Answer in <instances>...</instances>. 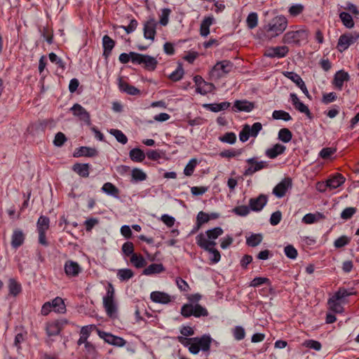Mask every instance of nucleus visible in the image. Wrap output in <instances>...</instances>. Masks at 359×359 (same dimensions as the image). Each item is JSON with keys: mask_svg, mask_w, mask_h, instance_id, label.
<instances>
[{"mask_svg": "<svg viewBox=\"0 0 359 359\" xmlns=\"http://www.w3.org/2000/svg\"><path fill=\"white\" fill-rule=\"evenodd\" d=\"M210 217L208 214L201 211L198 213L196 217V230H198L203 224L209 222Z\"/></svg>", "mask_w": 359, "mask_h": 359, "instance_id": "49", "label": "nucleus"}, {"mask_svg": "<svg viewBox=\"0 0 359 359\" xmlns=\"http://www.w3.org/2000/svg\"><path fill=\"white\" fill-rule=\"evenodd\" d=\"M263 284L270 285L271 281L269 278L264 277H256L250 283V287H257Z\"/></svg>", "mask_w": 359, "mask_h": 359, "instance_id": "60", "label": "nucleus"}, {"mask_svg": "<svg viewBox=\"0 0 359 359\" xmlns=\"http://www.w3.org/2000/svg\"><path fill=\"white\" fill-rule=\"evenodd\" d=\"M284 75L291 81H292L299 88L303 85L304 81L300 76L293 72H285Z\"/></svg>", "mask_w": 359, "mask_h": 359, "instance_id": "51", "label": "nucleus"}, {"mask_svg": "<svg viewBox=\"0 0 359 359\" xmlns=\"http://www.w3.org/2000/svg\"><path fill=\"white\" fill-rule=\"evenodd\" d=\"M85 348V352L88 357L91 358H95L97 356V351L95 345L92 343H86Z\"/></svg>", "mask_w": 359, "mask_h": 359, "instance_id": "59", "label": "nucleus"}, {"mask_svg": "<svg viewBox=\"0 0 359 359\" xmlns=\"http://www.w3.org/2000/svg\"><path fill=\"white\" fill-rule=\"evenodd\" d=\"M306 37L307 33L305 30L289 31L284 34L283 42L287 44H297L300 41L304 40Z\"/></svg>", "mask_w": 359, "mask_h": 359, "instance_id": "8", "label": "nucleus"}, {"mask_svg": "<svg viewBox=\"0 0 359 359\" xmlns=\"http://www.w3.org/2000/svg\"><path fill=\"white\" fill-rule=\"evenodd\" d=\"M272 117L273 119L279 120L282 119L285 121H290L292 119L291 116L287 111L283 110H275L272 114Z\"/></svg>", "mask_w": 359, "mask_h": 359, "instance_id": "50", "label": "nucleus"}, {"mask_svg": "<svg viewBox=\"0 0 359 359\" xmlns=\"http://www.w3.org/2000/svg\"><path fill=\"white\" fill-rule=\"evenodd\" d=\"M212 17H205L201 23L200 34L202 36H207L210 33V26L213 23Z\"/></svg>", "mask_w": 359, "mask_h": 359, "instance_id": "30", "label": "nucleus"}, {"mask_svg": "<svg viewBox=\"0 0 359 359\" xmlns=\"http://www.w3.org/2000/svg\"><path fill=\"white\" fill-rule=\"evenodd\" d=\"M278 138L281 142L287 143L291 141L292 133L288 128H283L278 131Z\"/></svg>", "mask_w": 359, "mask_h": 359, "instance_id": "40", "label": "nucleus"}, {"mask_svg": "<svg viewBox=\"0 0 359 359\" xmlns=\"http://www.w3.org/2000/svg\"><path fill=\"white\" fill-rule=\"evenodd\" d=\"M344 182L345 177L341 174L337 173L326 181V186L330 189H334L340 187Z\"/></svg>", "mask_w": 359, "mask_h": 359, "instance_id": "26", "label": "nucleus"}, {"mask_svg": "<svg viewBox=\"0 0 359 359\" xmlns=\"http://www.w3.org/2000/svg\"><path fill=\"white\" fill-rule=\"evenodd\" d=\"M350 80V76L344 70H339L334 76L332 84L334 87L341 90H342L344 83Z\"/></svg>", "mask_w": 359, "mask_h": 359, "instance_id": "17", "label": "nucleus"}, {"mask_svg": "<svg viewBox=\"0 0 359 359\" xmlns=\"http://www.w3.org/2000/svg\"><path fill=\"white\" fill-rule=\"evenodd\" d=\"M98 335L104 340L105 342L118 347H123L126 345V341L122 337L113 335L104 331L97 330Z\"/></svg>", "mask_w": 359, "mask_h": 359, "instance_id": "10", "label": "nucleus"}, {"mask_svg": "<svg viewBox=\"0 0 359 359\" xmlns=\"http://www.w3.org/2000/svg\"><path fill=\"white\" fill-rule=\"evenodd\" d=\"M233 108H236L238 111L250 112L255 108V104L246 100H236Z\"/></svg>", "mask_w": 359, "mask_h": 359, "instance_id": "21", "label": "nucleus"}, {"mask_svg": "<svg viewBox=\"0 0 359 359\" xmlns=\"http://www.w3.org/2000/svg\"><path fill=\"white\" fill-rule=\"evenodd\" d=\"M157 22L154 18H150L144 22L143 32L146 39L154 41L156 34Z\"/></svg>", "mask_w": 359, "mask_h": 359, "instance_id": "9", "label": "nucleus"}, {"mask_svg": "<svg viewBox=\"0 0 359 359\" xmlns=\"http://www.w3.org/2000/svg\"><path fill=\"white\" fill-rule=\"evenodd\" d=\"M224 233L223 229L219 227H215L213 229H209L205 231V236L208 238H206L208 241H215V239H217L219 236L222 235Z\"/></svg>", "mask_w": 359, "mask_h": 359, "instance_id": "38", "label": "nucleus"}, {"mask_svg": "<svg viewBox=\"0 0 359 359\" xmlns=\"http://www.w3.org/2000/svg\"><path fill=\"white\" fill-rule=\"evenodd\" d=\"M131 175L132 180L134 182H142L147 179L146 173L137 168L132 170Z\"/></svg>", "mask_w": 359, "mask_h": 359, "instance_id": "48", "label": "nucleus"}, {"mask_svg": "<svg viewBox=\"0 0 359 359\" xmlns=\"http://www.w3.org/2000/svg\"><path fill=\"white\" fill-rule=\"evenodd\" d=\"M355 41V39L351 34H342L338 40L337 48L339 52L342 53L353 43Z\"/></svg>", "mask_w": 359, "mask_h": 359, "instance_id": "19", "label": "nucleus"}, {"mask_svg": "<svg viewBox=\"0 0 359 359\" xmlns=\"http://www.w3.org/2000/svg\"><path fill=\"white\" fill-rule=\"evenodd\" d=\"M150 298L154 302L163 304H168L171 301L168 294L159 291L152 292L150 294Z\"/></svg>", "mask_w": 359, "mask_h": 359, "instance_id": "25", "label": "nucleus"}, {"mask_svg": "<svg viewBox=\"0 0 359 359\" xmlns=\"http://www.w3.org/2000/svg\"><path fill=\"white\" fill-rule=\"evenodd\" d=\"M262 130V125L259 122L253 123L252 126L245 124L239 133V139L242 142H245L250 137H256Z\"/></svg>", "mask_w": 359, "mask_h": 359, "instance_id": "5", "label": "nucleus"}, {"mask_svg": "<svg viewBox=\"0 0 359 359\" xmlns=\"http://www.w3.org/2000/svg\"><path fill=\"white\" fill-rule=\"evenodd\" d=\"M25 241V234L20 229H15L11 236V245L13 248H18Z\"/></svg>", "mask_w": 359, "mask_h": 359, "instance_id": "27", "label": "nucleus"}, {"mask_svg": "<svg viewBox=\"0 0 359 359\" xmlns=\"http://www.w3.org/2000/svg\"><path fill=\"white\" fill-rule=\"evenodd\" d=\"M90 165L88 163H75L72 167V170L82 177H88L89 176Z\"/></svg>", "mask_w": 359, "mask_h": 359, "instance_id": "29", "label": "nucleus"}, {"mask_svg": "<svg viewBox=\"0 0 359 359\" xmlns=\"http://www.w3.org/2000/svg\"><path fill=\"white\" fill-rule=\"evenodd\" d=\"M194 305L192 304H185L181 308V314L184 318H189L194 316Z\"/></svg>", "mask_w": 359, "mask_h": 359, "instance_id": "54", "label": "nucleus"}, {"mask_svg": "<svg viewBox=\"0 0 359 359\" xmlns=\"http://www.w3.org/2000/svg\"><path fill=\"white\" fill-rule=\"evenodd\" d=\"M287 26V20L283 15H278L264 27L266 35L269 38L276 37L281 34Z\"/></svg>", "mask_w": 359, "mask_h": 359, "instance_id": "2", "label": "nucleus"}, {"mask_svg": "<svg viewBox=\"0 0 359 359\" xmlns=\"http://www.w3.org/2000/svg\"><path fill=\"white\" fill-rule=\"evenodd\" d=\"M98 155V151L95 148L88 147H80L77 148L74 154V157L86 156L94 157Z\"/></svg>", "mask_w": 359, "mask_h": 359, "instance_id": "24", "label": "nucleus"}, {"mask_svg": "<svg viewBox=\"0 0 359 359\" xmlns=\"http://www.w3.org/2000/svg\"><path fill=\"white\" fill-rule=\"evenodd\" d=\"M288 52L289 48L285 46H276L268 48L266 50L264 55L270 58H281L285 57Z\"/></svg>", "mask_w": 359, "mask_h": 359, "instance_id": "14", "label": "nucleus"}, {"mask_svg": "<svg viewBox=\"0 0 359 359\" xmlns=\"http://www.w3.org/2000/svg\"><path fill=\"white\" fill-rule=\"evenodd\" d=\"M53 309L57 313H64L65 311V305L64 301L60 297L55 298L50 302Z\"/></svg>", "mask_w": 359, "mask_h": 359, "instance_id": "41", "label": "nucleus"}, {"mask_svg": "<svg viewBox=\"0 0 359 359\" xmlns=\"http://www.w3.org/2000/svg\"><path fill=\"white\" fill-rule=\"evenodd\" d=\"M102 191L114 198L119 197V189L111 182L104 183L102 187Z\"/></svg>", "mask_w": 359, "mask_h": 359, "instance_id": "31", "label": "nucleus"}, {"mask_svg": "<svg viewBox=\"0 0 359 359\" xmlns=\"http://www.w3.org/2000/svg\"><path fill=\"white\" fill-rule=\"evenodd\" d=\"M339 18L343 25L347 28H352L354 26V22L352 16L346 12H341L339 15Z\"/></svg>", "mask_w": 359, "mask_h": 359, "instance_id": "45", "label": "nucleus"}, {"mask_svg": "<svg viewBox=\"0 0 359 359\" xmlns=\"http://www.w3.org/2000/svg\"><path fill=\"white\" fill-rule=\"evenodd\" d=\"M196 244L204 250L208 252L212 255V257L210 258V261L216 264L219 262L221 255L219 252L214 248L216 245L215 241H208L206 239L205 236L201 233L196 237Z\"/></svg>", "mask_w": 359, "mask_h": 359, "instance_id": "3", "label": "nucleus"}, {"mask_svg": "<svg viewBox=\"0 0 359 359\" xmlns=\"http://www.w3.org/2000/svg\"><path fill=\"white\" fill-rule=\"evenodd\" d=\"M103 305L109 317H113L116 313V306L114 299H103Z\"/></svg>", "mask_w": 359, "mask_h": 359, "instance_id": "36", "label": "nucleus"}, {"mask_svg": "<svg viewBox=\"0 0 359 359\" xmlns=\"http://www.w3.org/2000/svg\"><path fill=\"white\" fill-rule=\"evenodd\" d=\"M197 163L198 162L196 158H191L184 168V174L186 176H191L193 174L196 166L197 165Z\"/></svg>", "mask_w": 359, "mask_h": 359, "instance_id": "56", "label": "nucleus"}, {"mask_svg": "<svg viewBox=\"0 0 359 359\" xmlns=\"http://www.w3.org/2000/svg\"><path fill=\"white\" fill-rule=\"evenodd\" d=\"M136 55H137V53L136 52H130L129 53H123L119 55L118 60L122 64H126L129 61H131V62L134 65L136 64L135 58Z\"/></svg>", "mask_w": 359, "mask_h": 359, "instance_id": "39", "label": "nucleus"}, {"mask_svg": "<svg viewBox=\"0 0 359 359\" xmlns=\"http://www.w3.org/2000/svg\"><path fill=\"white\" fill-rule=\"evenodd\" d=\"M357 208L353 207L346 208L341 212L340 217L344 220H348L352 218V217L356 213Z\"/></svg>", "mask_w": 359, "mask_h": 359, "instance_id": "52", "label": "nucleus"}, {"mask_svg": "<svg viewBox=\"0 0 359 359\" xmlns=\"http://www.w3.org/2000/svg\"><path fill=\"white\" fill-rule=\"evenodd\" d=\"M247 26L249 29H252L257 26L258 15L255 12L250 13L246 19Z\"/></svg>", "mask_w": 359, "mask_h": 359, "instance_id": "47", "label": "nucleus"}, {"mask_svg": "<svg viewBox=\"0 0 359 359\" xmlns=\"http://www.w3.org/2000/svg\"><path fill=\"white\" fill-rule=\"evenodd\" d=\"M50 226V219L46 216L41 215L38 219L36 223L37 231L38 232H46Z\"/></svg>", "mask_w": 359, "mask_h": 359, "instance_id": "34", "label": "nucleus"}, {"mask_svg": "<svg viewBox=\"0 0 359 359\" xmlns=\"http://www.w3.org/2000/svg\"><path fill=\"white\" fill-rule=\"evenodd\" d=\"M351 241V238L346 236H341L336 239L334 245L336 248H341L348 245Z\"/></svg>", "mask_w": 359, "mask_h": 359, "instance_id": "64", "label": "nucleus"}, {"mask_svg": "<svg viewBox=\"0 0 359 359\" xmlns=\"http://www.w3.org/2000/svg\"><path fill=\"white\" fill-rule=\"evenodd\" d=\"M208 316V311L205 308L203 307L201 304H194V316L196 318H200V317H206Z\"/></svg>", "mask_w": 359, "mask_h": 359, "instance_id": "53", "label": "nucleus"}, {"mask_svg": "<svg viewBox=\"0 0 359 359\" xmlns=\"http://www.w3.org/2000/svg\"><path fill=\"white\" fill-rule=\"evenodd\" d=\"M165 271V268L163 265V264H151L146 267L143 271L142 274L145 276H151L154 274H158Z\"/></svg>", "mask_w": 359, "mask_h": 359, "instance_id": "28", "label": "nucleus"}, {"mask_svg": "<svg viewBox=\"0 0 359 359\" xmlns=\"http://www.w3.org/2000/svg\"><path fill=\"white\" fill-rule=\"evenodd\" d=\"M9 294L15 297L21 292V285L15 279L11 278L8 284Z\"/></svg>", "mask_w": 359, "mask_h": 359, "instance_id": "44", "label": "nucleus"}, {"mask_svg": "<svg viewBox=\"0 0 359 359\" xmlns=\"http://www.w3.org/2000/svg\"><path fill=\"white\" fill-rule=\"evenodd\" d=\"M233 68V63L229 60L218 62L213 67L211 75L217 79L224 76L229 73Z\"/></svg>", "mask_w": 359, "mask_h": 359, "instance_id": "7", "label": "nucleus"}, {"mask_svg": "<svg viewBox=\"0 0 359 359\" xmlns=\"http://www.w3.org/2000/svg\"><path fill=\"white\" fill-rule=\"evenodd\" d=\"M292 180L290 177L284 178L273 189V194L278 198L283 197L287 190L292 187Z\"/></svg>", "mask_w": 359, "mask_h": 359, "instance_id": "12", "label": "nucleus"}, {"mask_svg": "<svg viewBox=\"0 0 359 359\" xmlns=\"http://www.w3.org/2000/svg\"><path fill=\"white\" fill-rule=\"evenodd\" d=\"M268 201L267 196L260 194L257 198H252L249 201V206L250 210L255 212L260 211L266 205Z\"/></svg>", "mask_w": 359, "mask_h": 359, "instance_id": "15", "label": "nucleus"}, {"mask_svg": "<svg viewBox=\"0 0 359 359\" xmlns=\"http://www.w3.org/2000/svg\"><path fill=\"white\" fill-rule=\"evenodd\" d=\"M66 275L69 277H76L81 272V267L74 261L67 260L64 266Z\"/></svg>", "mask_w": 359, "mask_h": 359, "instance_id": "16", "label": "nucleus"}, {"mask_svg": "<svg viewBox=\"0 0 359 359\" xmlns=\"http://www.w3.org/2000/svg\"><path fill=\"white\" fill-rule=\"evenodd\" d=\"M115 46V41L108 35L102 37L103 56L107 59Z\"/></svg>", "mask_w": 359, "mask_h": 359, "instance_id": "22", "label": "nucleus"}, {"mask_svg": "<svg viewBox=\"0 0 359 359\" xmlns=\"http://www.w3.org/2000/svg\"><path fill=\"white\" fill-rule=\"evenodd\" d=\"M130 261L137 269L143 268L147 265V261L142 255L135 253L130 257Z\"/></svg>", "mask_w": 359, "mask_h": 359, "instance_id": "32", "label": "nucleus"}, {"mask_svg": "<svg viewBox=\"0 0 359 359\" xmlns=\"http://www.w3.org/2000/svg\"><path fill=\"white\" fill-rule=\"evenodd\" d=\"M122 252L124 254L125 256H132V255H134V245L132 242L128 241L123 243L122 245Z\"/></svg>", "mask_w": 359, "mask_h": 359, "instance_id": "63", "label": "nucleus"}, {"mask_svg": "<svg viewBox=\"0 0 359 359\" xmlns=\"http://www.w3.org/2000/svg\"><path fill=\"white\" fill-rule=\"evenodd\" d=\"M72 114L79 118L81 121H84L88 126H91L90 114L79 104H74L70 109Z\"/></svg>", "mask_w": 359, "mask_h": 359, "instance_id": "13", "label": "nucleus"}, {"mask_svg": "<svg viewBox=\"0 0 359 359\" xmlns=\"http://www.w3.org/2000/svg\"><path fill=\"white\" fill-rule=\"evenodd\" d=\"M229 102H223L221 103L208 104L205 105V108L213 112H219L225 110L230 107Z\"/></svg>", "mask_w": 359, "mask_h": 359, "instance_id": "35", "label": "nucleus"}, {"mask_svg": "<svg viewBox=\"0 0 359 359\" xmlns=\"http://www.w3.org/2000/svg\"><path fill=\"white\" fill-rule=\"evenodd\" d=\"M286 150V147L277 143L272 147L269 148L265 151V155L269 158H275L278 156L283 154Z\"/></svg>", "mask_w": 359, "mask_h": 359, "instance_id": "23", "label": "nucleus"}, {"mask_svg": "<svg viewBox=\"0 0 359 359\" xmlns=\"http://www.w3.org/2000/svg\"><path fill=\"white\" fill-rule=\"evenodd\" d=\"M355 292H349L345 287H339V290L327 301L329 309L336 313H341L344 311L343 304L348 302L346 297L354 294Z\"/></svg>", "mask_w": 359, "mask_h": 359, "instance_id": "1", "label": "nucleus"}, {"mask_svg": "<svg viewBox=\"0 0 359 359\" xmlns=\"http://www.w3.org/2000/svg\"><path fill=\"white\" fill-rule=\"evenodd\" d=\"M284 252L286 257L291 259L297 258L298 252L296 248L292 245H287L284 248Z\"/></svg>", "mask_w": 359, "mask_h": 359, "instance_id": "58", "label": "nucleus"}, {"mask_svg": "<svg viewBox=\"0 0 359 359\" xmlns=\"http://www.w3.org/2000/svg\"><path fill=\"white\" fill-rule=\"evenodd\" d=\"M46 333L49 337L56 336L61 331V325L59 322L49 323L46 325Z\"/></svg>", "mask_w": 359, "mask_h": 359, "instance_id": "33", "label": "nucleus"}, {"mask_svg": "<svg viewBox=\"0 0 359 359\" xmlns=\"http://www.w3.org/2000/svg\"><path fill=\"white\" fill-rule=\"evenodd\" d=\"M109 133L113 135L118 142L123 144H126L128 142V137L121 130L112 128L109 130Z\"/></svg>", "mask_w": 359, "mask_h": 359, "instance_id": "42", "label": "nucleus"}, {"mask_svg": "<svg viewBox=\"0 0 359 359\" xmlns=\"http://www.w3.org/2000/svg\"><path fill=\"white\" fill-rule=\"evenodd\" d=\"M117 276L121 281H127L134 276V273L130 269H121L118 271Z\"/></svg>", "mask_w": 359, "mask_h": 359, "instance_id": "43", "label": "nucleus"}, {"mask_svg": "<svg viewBox=\"0 0 359 359\" xmlns=\"http://www.w3.org/2000/svg\"><path fill=\"white\" fill-rule=\"evenodd\" d=\"M248 164L251 166L248 168L243 172L245 176H249L253 175L257 171H259L268 166V163L266 161H257L255 158H250L246 160Z\"/></svg>", "mask_w": 359, "mask_h": 359, "instance_id": "11", "label": "nucleus"}, {"mask_svg": "<svg viewBox=\"0 0 359 359\" xmlns=\"http://www.w3.org/2000/svg\"><path fill=\"white\" fill-rule=\"evenodd\" d=\"M135 65H142L143 68L147 71L153 72L156 69L158 60L154 57L149 55H143L137 53L136 55Z\"/></svg>", "mask_w": 359, "mask_h": 359, "instance_id": "6", "label": "nucleus"}, {"mask_svg": "<svg viewBox=\"0 0 359 359\" xmlns=\"http://www.w3.org/2000/svg\"><path fill=\"white\" fill-rule=\"evenodd\" d=\"M130 158L135 162H142L145 158V154L138 148L133 149L129 152Z\"/></svg>", "mask_w": 359, "mask_h": 359, "instance_id": "37", "label": "nucleus"}, {"mask_svg": "<svg viewBox=\"0 0 359 359\" xmlns=\"http://www.w3.org/2000/svg\"><path fill=\"white\" fill-rule=\"evenodd\" d=\"M118 88L122 92H124L130 95H137L140 94V90L136 87L130 85L128 82L124 81L121 77L118 78Z\"/></svg>", "mask_w": 359, "mask_h": 359, "instance_id": "20", "label": "nucleus"}, {"mask_svg": "<svg viewBox=\"0 0 359 359\" xmlns=\"http://www.w3.org/2000/svg\"><path fill=\"white\" fill-rule=\"evenodd\" d=\"M232 332L234 339L237 341H241L245 337V329L241 326H236Z\"/></svg>", "mask_w": 359, "mask_h": 359, "instance_id": "61", "label": "nucleus"}, {"mask_svg": "<svg viewBox=\"0 0 359 359\" xmlns=\"http://www.w3.org/2000/svg\"><path fill=\"white\" fill-rule=\"evenodd\" d=\"M250 210L247 205H238L235 207L232 212L238 216L245 217L250 213Z\"/></svg>", "mask_w": 359, "mask_h": 359, "instance_id": "62", "label": "nucleus"}, {"mask_svg": "<svg viewBox=\"0 0 359 359\" xmlns=\"http://www.w3.org/2000/svg\"><path fill=\"white\" fill-rule=\"evenodd\" d=\"M212 339L209 334H203L201 337H193V343L189 346V351L191 353L196 355L200 351L209 352Z\"/></svg>", "mask_w": 359, "mask_h": 359, "instance_id": "4", "label": "nucleus"}, {"mask_svg": "<svg viewBox=\"0 0 359 359\" xmlns=\"http://www.w3.org/2000/svg\"><path fill=\"white\" fill-rule=\"evenodd\" d=\"M183 75L184 69L182 66L179 65L177 69L170 74L169 79L172 81H178L182 78Z\"/></svg>", "mask_w": 359, "mask_h": 359, "instance_id": "55", "label": "nucleus"}, {"mask_svg": "<svg viewBox=\"0 0 359 359\" xmlns=\"http://www.w3.org/2000/svg\"><path fill=\"white\" fill-rule=\"evenodd\" d=\"M262 236L260 233L252 234L250 237L246 239V244L250 247H256L262 241Z\"/></svg>", "mask_w": 359, "mask_h": 359, "instance_id": "46", "label": "nucleus"}, {"mask_svg": "<svg viewBox=\"0 0 359 359\" xmlns=\"http://www.w3.org/2000/svg\"><path fill=\"white\" fill-rule=\"evenodd\" d=\"M219 140L225 143L233 144L236 141V136L234 133H226L223 136L219 137Z\"/></svg>", "mask_w": 359, "mask_h": 359, "instance_id": "57", "label": "nucleus"}, {"mask_svg": "<svg viewBox=\"0 0 359 359\" xmlns=\"http://www.w3.org/2000/svg\"><path fill=\"white\" fill-rule=\"evenodd\" d=\"M290 100L297 110L305 114L309 118L311 117V113L309 107L299 100L295 93H290Z\"/></svg>", "mask_w": 359, "mask_h": 359, "instance_id": "18", "label": "nucleus"}]
</instances>
